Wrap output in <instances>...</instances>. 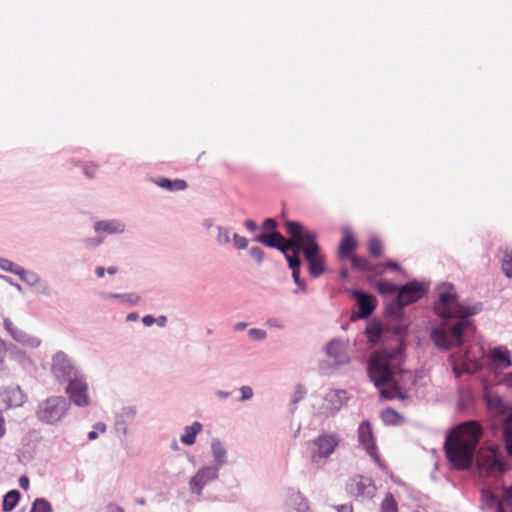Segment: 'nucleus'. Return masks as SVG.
<instances>
[{
  "label": "nucleus",
  "instance_id": "obj_44",
  "mask_svg": "<svg viewBox=\"0 0 512 512\" xmlns=\"http://www.w3.org/2000/svg\"><path fill=\"white\" fill-rule=\"evenodd\" d=\"M367 333H368L369 341H371L373 343H376L381 336V330H379V329H369L367 331Z\"/></svg>",
  "mask_w": 512,
  "mask_h": 512
},
{
  "label": "nucleus",
  "instance_id": "obj_1",
  "mask_svg": "<svg viewBox=\"0 0 512 512\" xmlns=\"http://www.w3.org/2000/svg\"><path fill=\"white\" fill-rule=\"evenodd\" d=\"M434 309L443 319V327L433 328L431 331L434 344L444 349L461 346L463 334L474 331L469 317L476 314L479 308L460 303L455 289L445 285L440 288L439 301Z\"/></svg>",
  "mask_w": 512,
  "mask_h": 512
},
{
  "label": "nucleus",
  "instance_id": "obj_40",
  "mask_svg": "<svg viewBox=\"0 0 512 512\" xmlns=\"http://www.w3.org/2000/svg\"><path fill=\"white\" fill-rule=\"evenodd\" d=\"M249 255L252 259H254L257 263H262L264 259V252L260 247L254 246L249 250Z\"/></svg>",
  "mask_w": 512,
  "mask_h": 512
},
{
  "label": "nucleus",
  "instance_id": "obj_18",
  "mask_svg": "<svg viewBox=\"0 0 512 512\" xmlns=\"http://www.w3.org/2000/svg\"><path fill=\"white\" fill-rule=\"evenodd\" d=\"M4 327L7 332L19 343L27 346H38L39 341L27 335L24 331L18 329L11 320H4Z\"/></svg>",
  "mask_w": 512,
  "mask_h": 512
},
{
  "label": "nucleus",
  "instance_id": "obj_51",
  "mask_svg": "<svg viewBox=\"0 0 512 512\" xmlns=\"http://www.w3.org/2000/svg\"><path fill=\"white\" fill-rule=\"evenodd\" d=\"M156 321V319L151 316V315H146L142 318V322L144 323V325L146 326H150L152 325L154 322Z\"/></svg>",
  "mask_w": 512,
  "mask_h": 512
},
{
  "label": "nucleus",
  "instance_id": "obj_28",
  "mask_svg": "<svg viewBox=\"0 0 512 512\" xmlns=\"http://www.w3.org/2000/svg\"><path fill=\"white\" fill-rule=\"evenodd\" d=\"M381 419L386 425H399L403 422V417L392 408L384 409L381 412Z\"/></svg>",
  "mask_w": 512,
  "mask_h": 512
},
{
  "label": "nucleus",
  "instance_id": "obj_59",
  "mask_svg": "<svg viewBox=\"0 0 512 512\" xmlns=\"http://www.w3.org/2000/svg\"><path fill=\"white\" fill-rule=\"evenodd\" d=\"M97 437H98L97 431H90L88 433V439L91 441L97 439Z\"/></svg>",
  "mask_w": 512,
  "mask_h": 512
},
{
  "label": "nucleus",
  "instance_id": "obj_23",
  "mask_svg": "<svg viewBox=\"0 0 512 512\" xmlns=\"http://www.w3.org/2000/svg\"><path fill=\"white\" fill-rule=\"evenodd\" d=\"M490 359L501 368H508L512 364L509 351L502 347L494 348L490 352Z\"/></svg>",
  "mask_w": 512,
  "mask_h": 512
},
{
  "label": "nucleus",
  "instance_id": "obj_25",
  "mask_svg": "<svg viewBox=\"0 0 512 512\" xmlns=\"http://www.w3.org/2000/svg\"><path fill=\"white\" fill-rule=\"evenodd\" d=\"M156 185L168 191H182L187 188V183L182 179L170 180L168 178H158L155 180Z\"/></svg>",
  "mask_w": 512,
  "mask_h": 512
},
{
  "label": "nucleus",
  "instance_id": "obj_7",
  "mask_svg": "<svg viewBox=\"0 0 512 512\" xmlns=\"http://www.w3.org/2000/svg\"><path fill=\"white\" fill-rule=\"evenodd\" d=\"M340 443V437L335 433H324L314 439L311 444L314 449L310 452V459L313 463L327 459L334 453Z\"/></svg>",
  "mask_w": 512,
  "mask_h": 512
},
{
  "label": "nucleus",
  "instance_id": "obj_17",
  "mask_svg": "<svg viewBox=\"0 0 512 512\" xmlns=\"http://www.w3.org/2000/svg\"><path fill=\"white\" fill-rule=\"evenodd\" d=\"M4 327L7 332L19 343L27 346H38L39 341L27 335L24 331L18 329L11 320H4Z\"/></svg>",
  "mask_w": 512,
  "mask_h": 512
},
{
  "label": "nucleus",
  "instance_id": "obj_60",
  "mask_svg": "<svg viewBox=\"0 0 512 512\" xmlns=\"http://www.w3.org/2000/svg\"><path fill=\"white\" fill-rule=\"evenodd\" d=\"M160 326H164L165 323H166V317L165 316H160L158 319H156V321Z\"/></svg>",
  "mask_w": 512,
  "mask_h": 512
},
{
  "label": "nucleus",
  "instance_id": "obj_53",
  "mask_svg": "<svg viewBox=\"0 0 512 512\" xmlns=\"http://www.w3.org/2000/svg\"><path fill=\"white\" fill-rule=\"evenodd\" d=\"M385 267L393 269V270H399L400 266L397 262L389 261L385 264Z\"/></svg>",
  "mask_w": 512,
  "mask_h": 512
},
{
  "label": "nucleus",
  "instance_id": "obj_3",
  "mask_svg": "<svg viewBox=\"0 0 512 512\" xmlns=\"http://www.w3.org/2000/svg\"><path fill=\"white\" fill-rule=\"evenodd\" d=\"M482 434V427L476 421L461 423L448 434L445 452L455 469L467 470L471 467Z\"/></svg>",
  "mask_w": 512,
  "mask_h": 512
},
{
  "label": "nucleus",
  "instance_id": "obj_35",
  "mask_svg": "<svg viewBox=\"0 0 512 512\" xmlns=\"http://www.w3.org/2000/svg\"><path fill=\"white\" fill-rule=\"evenodd\" d=\"M212 453H213L215 461L219 465L224 463L226 451H225L223 445L219 441L214 440L212 442Z\"/></svg>",
  "mask_w": 512,
  "mask_h": 512
},
{
  "label": "nucleus",
  "instance_id": "obj_63",
  "mask_svg": "<svg viewBox=\"0 0 512 512\" xmlns=\"http://www.w3.org/2000/svg\"><path fill=\"white\" fill-rule=\"evenodd\" d=\"M246 327V324L245 323H238L236 324V329L238 330H242Z\"/></svg>",
  "mask_w": 512,
  "mask_h": 512
},
{
  "label": "nucleus",
  "instance_id": "obj_42",
  "mask_svg": "<svg viewBox=\"0 0 512 512\" xmlns=\"http://www.w3.org/2000/svg\"><path fill=\"white\" fill-rule=\"evenodd\" d=\"M233 242L235 247L239 250L246 249L248 246V240L245 237L240 236L238 234L233 235Z\"/></svg>",
  "mask_w": 512,
  "mask_h": 512
},
{
  "label": "nucleus",
  "instance_id": "obj_61",
  "mask_svg": "<svg viewBox=\"0 0 512 512\" xmlns=\"http://www.w3.org/2000/svg\"><path fill=\"white\" fill-rule=\"evenodd\" d=\"M4 369L3 350L0 348V371Z\"/></svg>",
  "mask_w": 512,
  "mask_h": 512
},
{
  "label": "nucleus",
  "instance_id": "obj_32",
  "mask_svg": "<svg viewBox=\"0 0 512 512\" xmlns=\"http://www.w3.org/2000/svg\"><path fill=\"white\" fill-rule=\"evenodd\" d=\"M503 435L507 451L512 455V416H510L504 423Z\"/></svg>",
  "mask_w": 512,
  "mask_h": 512
},
{
  "label": "nucleus",
  "instance_id": "obj_62",
  "mask_svg": "<svg viewBox=\"0 0 512 512\" xmlns=\"http://www.w3.org/2000/svg\"><path fill=\"white\" fill-rule=\"evenodd\" d=\"M107 272L110 274V275H113L117 272V268L116 267H110L107 269Z\"/></svg>",
  "mask_w": 512,
  "mask_h": 512
},
{
  "label": "nucleus",
  "instance_id": "obj_37",
  "mask_svg": "<svg viewBox=\"0 0 512 512\" xmlns=\"http://www.w3.org/2000/svg\"><path fill=\"white\" fill-rule=\"evenodd\" d=\"M497 505H502L503 508L507 507L512 511V486L503 489V494Z\"/></svg>",
  "mask_w": 512,
  "mask_h": 512
},
{
  "label": "nucleus",
  "instance_id": "obj_15",
  "mask_svg": "<svg viewBox=\"0 0 512 512\" xmlns=\"http://www.w3.org/2000/svg\"><path fill=\"white\" fill-rule=\"evenodd\" d=\"M217 477V470L212 467L200 469L195 476L190 479L189 485L192 493L201 494L204 486Z\"/></svg>",
  "mask_w": 512,
  "mask_h": 512
},
{
  "label": "nucleus",
  "instance_id": "obj_45",
  "mask_svg": "<svg viewBox=\"0 0 512 512\" xmlns=\"http://www.w3.org/2000/svg\"><path fill=\"white\" fill-rule=\"evenodd\" d=\"M249 334H250L253 338L257 339V340H263V339H265V337H266V332H265L264 330H261V329H255V328H254V329H251V330L249 331Z\"/></svg>",
  "mask_w": 512,
  "mask_h": 512
},
{
  "label": "nucleus",
  "instance_id": "obj_27",
  "mask_svg": "<svg viewBox=\"0 0 512 512\" xmlns=\"http://www.w3.org/2000/svg\"><path fill=\"white\" fill-rule=\"evenodd\" d=\"M349 259L352 266L359 271L377 272V267L372 265L365 257L353 255Z\"/></svg>",
  "mask_w": 512,
  "mask_h": 512
},
{
  "label": "nucleus",
  "instance_id": "obj_4",
  "mask_svg": "<svg viewBox=\"0 0 512 512\" xmlns=\"http://www.w3.org/2000/svg\"><path fill=\"white\" fill-rule=\"evenodd\" d=\"M476 465L481 477H498L505 472L504 457L496 445L484 444L478 450Z\"/></svg>",
  "mask_w": 512,
  "mask_h": 512
},
{
  "label": "nucleus",
  "instance_id": "obj_11",
  "mask_svg": "<svg viewBox=\"0 0 512 512\" xmlns=\"http://www.w3.org/2000/svg\"><path fill=\"white\" fill-rule=\"evenodd\" d=\"M255 240L259 243H262L270 248H276L280 250L282 253H286L289 250V247H299V243L297 240H292L290 237L286 240L279 232L273 231L271 233H263L258 235Z\"/></svg>",
  "mask_w": 512,
  "mask_h": 512
},
{
  "label": "nucleus",
  "instance_id": "obj_29",
  "mask_svg": "<svg viewBox=\"0 0 512 512\" xmlns=\"http://www.w3.org/2000/svg\"><path fill=\"white\" fill-rule=\"evenodd\" d=\"M20 493L17 490L9 491L3 498L2 509L4 512L12 511L18 504Z\"/></svg>",
  "mask_w": 512,
  "mask_h": 512
},
{
  "label": "nucleus",
  "instance_id": "obj_39",
  "mask_svg": "<svg viewBox=\"0 0 512 512\" xmlns=\"http://www.w3.org/2000/svg\"><path fill=\"white\" fill-rule=\"evenodd\" d=\"M109 296L113 298H120L122 302H127L131 305H136L140 301V297L135 293H129L125 295L110 294Z\"/></svg>",
  "mask_w": 512,
  "mask_h": 512
},
{
  "label": "nucleus",
  "instance_id": "obj_46",
  "mask_svg": "<svg viewBox=\"0 0 512 512\" xmlns=\"http://www.w3.org/2000/svg\"><path fill=\"white\" fill-rule=\"evenodd\" d=\"M276 227H277V223L273 218H267L263 222V228L265 230H270L273 232V231H275Z\"/></svg>",
  "mask_w": 512,
  "mask_h": 512
},
{
  "label": "nucleus",
  "instance_id": "obj_52",
  "mask_svg": "<svg viewBox=\"0 0 512 512\" xmlns=\"http://www.w3.org/2000/svg\"><path fill=\"white\" fill-rule=\"evenodd\" d=\"M95 431L104 433L106 431V425L102 422H98L94 425Z\"/></svg>",
  "mask_w": 512,
  "mask_h": 512
},
{
  "label": "nucleus",
  "instance_id": "obj_50",
  "mask_svg": "<svg viewBox=\"0 0 512 512\" xmlns=\"http://www.w3.org/2000/svg\"><path fill=\"white\" fill-rule=\"evenodd\" d=\"M19 484L22 489L27 490L29 488V479L26 476H21L19 479Z\"/></svg>",
  "mask_w": 512,
  "mask_h": 512
},
{
  "label": "nucleus",
  "instance_id": "obj_55",
  "mask_svg": "<svg viewBox=\"0 0 512 512\" xmlns=\"http://www.w3.org/2000/svg\"><path fill=\"white\" fill-rule=\"evenodd\" d=\"M105 271L106 270L103 267H97L96 270H95V273H96L98 278H102L105 275Z\"/></svg>",
  "mask_w": 512,
  "mask_h": 512
},
{
  "label": "nucleus",
  "instance_id": "obj_31",
  "mask_svg": "<svg viewBox=\"0 0 512 512\" xmlns=\"http://www.w3.org/2000/svg\"><path fill=\"white\" fill-rule=\"evenodd\" d=\"M380 512H398V504L391 493H387L380 505Z\"/></svg>",
  "mask_w": 512,
  "mask_h": 512
},
{
  "label": "nucleus",
  "instance_id": "obj_19",
  "mask_svg": "<svg viewBox=\"0 0 512 512\" xmlns=\"http://www.w3.org/2000/svg\"><path fill=\"white\" fill-rule=\"evenodd\" d=\"M4 327L7 332L19 343L27 346H38L39 341L27 335L24 331L18 329L11 320H4Z\"/></svg>",
  "mask_w": 512,
  "mask_h": 512
},
{
  "label": "nucleus",
  "instance_id": "obj_43",
  "mask_svg": "<svg viewBox=\"0 0 512 512\" xmlns=\"http://www.w3.org/2000/svg\"><path fill=\"white\" fill-rule=\"evenodd\" d=\"M292 277L294 279V282L297 284V286L299 287V289L302 291V292H305L306 291V286H305V283L303 280L300 279V269H294L292 270Z\"/></svg>",
  "mask_w": 512,
  "mask_h": 512
},
{
  "label": "nucleus",
  "instance_id": "obj_49",
  "mask_svg": "<svg viewBox=\"0 0 512 512\" xmlns=\"http://www.w3.org/2000/svg\"><path fill=\"white\" fill-rule=\"evenodd\" d=\"M245 227H246L249 231L254 232V231H256V229H257V224H256V222H255V221H253V220H246V221H245Z\"/></svg>",
  "mask_w": 512,
  "mask_h": 512
},
{
  "label": "nucleus",
  "instance_id": "obj_21",
  "mask_svg": "<svg viewBox=\"0 0 512 512\" xmlns=\"http://www.w3.org/2000/svg\"><path fill=\"white\" fill-rule=\"evenodd\" d=\"M0 398L7 407H17L23 404L25 395L19 386L6 388L0 392Z\"/></svg>",
  "mask_w": 512,
  "mask_h": 512
},
{
  "label": "nucleus",
  "instance_id": "obj_16",
  "mask_svg": "<svg viewBox=\"0 0 512 512\" xmlns=\"http://www.w3.org/2000/svg\"><path fill=\"white\" fill-rule=\"evenodd\" d=\"M352 296L357 300L360 318H366L372 314L375 309V298L373 296L365 294L360 290L353 291Z\"/></svg>",
  "mask_w": 512,
  "mask_h": 512
},
{
  "label": "nucleus",
  "instance_id": "obj_48",
  "mask_svg": "<svg viewBox=\"0 0 512 512\" xmlns=\"http://www.w3.org/2000/svg\"><path fill=\"white\" fill-rule=\"evenodd\" d=\"M483 494V497L486 499V501L489 503V502H498L499 500H496L495 496L493 495V493L489 490H483L482 492Z\"/></svg>",
  "mask_w": 512,
  "mask_h": 512
},
{
  "label": "nucleus",
  "instance_id": "obj_58",
  "mask_svg": "<svg viewBox=\"0 0 512 512\" xmlns=\"http://www.w3.org/2000/svg\"><path fill=\"white\" fill-rule=\"evenodd\" d=\"M137 318H138V314L135 313V312L129 313L127 315V320L128 321H135V320H137Z\"/></svg>",
  "mask_w": 512,
  "mask_h": 512
},
{
  "label": "nucleus",
  "instance_id": "obj_24",
  "mask_svg": "<svg viewBox=\"0 0 512 512\" xmlns=\"http://www.w3.org/2000/svg\"><path fill=\"white\" fill-rule=\"evenodd\" d=\"M326 353L338 364L346 361L345 347L339 341H331L326 346Z\"/></svg>",
  "mask_w": 512,
  "mask_h": 512
},
{
  "label": "nucleus",
  "instance_id": "obj_33",
  "mask_svg": "<svg viewBox=\"0 0 512 512\" xmlns=\"http://www.w3.org/2000/svg\"><path fill=\"white\" fill-rule=\"evenodd\" d=\"M367 249L368 253L375 258H378L383 253V246L379 239L377 238H370L367 243Z\"/></svg>",
  "mask_w": 512,
  "mask_h": 512
},
{
  "label": "nucleus",
  "instance_id": "obj_38",
  "mask_svg": "<svg viewBox=\"0 0 512 512\" xmlns=\"http://www.w3.org/2000/svg\"><path fill=\"white\" fill-rule=\"evenodd\" d=\"M502 271L504 274L511 278L512 277V253H505L502 258Z\"/></svg>",
  "mask_w": 512,
  "mask_h": 512
},
{
  "label": "nucleus",
  "instance_id": "obj_12",
  "mask_svg": "<svg viewBox=\"0 0 512 512\" xmlns=\"http://www.w3.org/2000/svg\"><path fill=\"white\" fill-rule=\"evenodd\" d=\"M424 284L408 283L398 290L397 303L400 308L418 301L426 293Z\"/></svg>",
  "mask_w": 512,
  "mask_h": 512
},
{
  "label": "nucleus",
  "instance_id": "obj_30",
  "mask_svg": "<svg viewBox=\"0 0 512 512\" xmlns=\"http://www.w3.org/2000/svg\"><path fill=\"white\" fill-rule=\"evenodd\" d=\"M0 267L5 271L20 276L21 279H24V274L26 273V271L21 266L14 264L13 262L7 259L0 258Z\"/></svg>",
  "mask_w": 512,
  "mask_h": 512
},
{
  "label": "nucleus",
  "instance_id": "obj_6",
  "mask_svg": "<svg viewBox=\"0 0 512 512\" xmlns=\"http://www.w3.org/2000/svg\"><path fill=\"white\" fill-rule=\"evenodd\" d=\"M67 411V402L63 397H50L40 404L37 416L48 424L57 423Z\"/></svg>",
  "mask_w": 512,
  "mask_h": 512
},
{
  "label": "nucleus",
  "instance_id": "obj_5",
  "mask_svg": "<svg viewBox=\"0 0 512 512\" xmlns=\"http://www.w3.org/2000/svg\"><path fill=\"white\" fill-rule=\"evenodd\" d=\"M316 238L317 235L315 232H305L304 258L308 263V271L312 277H319L325 271L324 256L320 253V248L317 244Z\"/></svg>",
  "mask_w": 512,
  "mask_h": 512
},
{
  "label": "nucleus",
  "instance_id": "obj_47",
  "mask_svg": "<svg viewBox=\"0 0 512 512\" xmlns=\"http://www.w3.org/2000/svg\"><path fill=\"white\" fill-rule=\"evenodd\" d=\"M253 396V391L249 386L241 388V400H248Z\"/></svg>",
  "mask_w": 512,
  "mask_h": 512
},
{
  "label": "nucleus",
  "instance_id": "obj_22",
  "mask_svg": "<svg viewBox=\"0 0 512 512\" xmlns=\"http://www.w3.org/2000/svg\"><path fill=\"white\" fill-rule=\"evenodd\" d=\"M94 229L97 233L117 234L124 232L125 225L118 220L98 221L95 223Z\"/></svg>",
  "mask_w": 512,
  "mask_h": 512
},
{
  "label": "nucleus",
  "instance_id": "obj_10",
  "mask_svg": "<svg viewBox=\"0 0 512 512\" xmlns=\"http://www.w3.org/2000/svg\"><path fill=\"white\" fill-rule=\"evenodd\" d=\"M66 392L70 400L78 406H87L90 402L88 385L85 380L78 376L69 381Z\"/></svg>",
  "mask_w": 512,
  "mask_h": 512
},
{
  "label": "nucleus",
  "instance_id": "obj_36",
  "mask_svg": "<svg viewBox=\"0 0 512 512\" xmlns=\"http://www.w3.org/2000/svg\"><path fill=\"white\" fill-rule=\"evenodd\" d=\"M30 512H52V508L47 500L38 498L34 501Z\"/></svg>",
  "mask_w": 512,
  "mask_h": 512
},
{
  "label": "nucleus",
  "instance_id": "obj_13",
  "mask_svg": "<svg viewBox=\"0 0 512 512\" xmlns=\"http://www.w3.org/2000/svg\"><path fill=\"white\" fill-rule=\"evenodd\" d=\"M358 440L367 454L375 461L379 462L380 457L377 452L375 438L369 421H363L358 427Z\"/></svg>",
  "mask_w": 512,
  "mask_h": 512
},
{
  "label": "nucleus",
  "instance_id": "obj_41",
  "mask_svg": "<svg viewBox=\"0 0 512 512\" xmlns=\"http://www.w3.org/2000/svg\"><path fill=\"white\" fill-rule=\"evenodd\" d=\"M217 241L220 244H227L230 242V234L226 228L218 227Z\"/></svg>",
  "mask_w": 512,
  "mask_h": 512
},
{
  "label": "nucleus",
  "instance_id": "obj_2",
  "mask_svg": "<svg viewBox=\"0 0 512 512\" xmlns=\"http://www.w3.org/2000/svg\"><path fill=\"white\" fill-rule=\"evenodd\" d=\"M403 356L400 348L380 350L373 353L368 364V373L385 399H408V387L415 383L413 373L402 369Z\"/></svg>",
  "mask_w": 512,
  "mask_h": 512
},
{
  "label": "nucleus",
  "instance_id": "obj_57",
  "mask_svg": "<svg viewBox=\"0 0 512 512\" xmlns=\"http://www.w3.org/2000/svg\"><path fill=\"white\" fill-rule=\"evenodd\" d=\"M504 383L512 387V373H509L504 377Z\"/></svg>",
  "mask_w": 512,
  "mask_h": 512
},
{
  "label": "nucleus",
  "instance_id": "obj_20",
  "mask_svg": "<svg viewBox=\"0 0 512 512\" xmlns=\"http://www.w3.org/2000/svg\"><path fill=\"white\" fill-rule=\"evenodd\" d=\"M357 247V240L354 237L353 233L346 229L344 231V236L339 244L338 248V256L340 259H346L353 256V252Z\"/></svg>",
  "mask_w": 512,
  "mask_h": 512
},
{
  "label": "nucleus",
  "instance_id": "obj_64",
  "mask_svg": "<svg viewBox=\"0 0 512 512\" xmlns=\"http://www.w3.org/2000/svg\"><path fill=\"white\" fill-rule=\"evenodd\" d=\"M497 512H506L502 505H497Z\"/></svg>",
  "mask_w": 512,
  "mask_h": 512
},
{
  "label": "nucleus",
  "instance_id": "obj_34",
  "mask_svg": "<svg viewBox=\"0 0 512 512\" xmlns=\"http://www.w3.org/2000/svg\"><path fill=\"white\" fill-rule=\"evenodd\" d=\"M376 289L380 294H393L399 290L395 284L384 279L377 282Z\"/></svg>",
  "mask_w": 512,
  "mask_h": 512
},
{
  "label": "nucleus",
  "instance_id": "obj_54",
  "mask_svg": "<svg viewBox=\"0 0 512 512\" xmlns=\"http://www.w3.org/2000/svg\"><path fill=\"white\" fill-rule=\"evenodd\" d=\"M352 506L351 505H341L338 507V512H352Z\"/></svg>",
  "mask_w": 512,
  "mask_h": 512
},
{
  "label": "nucleus",
  "instance_id": "obj_26",
  "mask_svg": "<svg viewBox=\"0 0 512 512\" xmlns=\"http://www.w3.org/2000/svg\"><path fill=\"white\" fill-rule=\"evenodd\" d=\"M202 430L200 422H194L191 426H187L181 435V442L186 445H193L196 441L197 434Z\"/></svg>",
  "mask_w": 512,
  "mask_h": 512
},
{
  "label": "nucleus",
  "instance_id": "obj_9",
  "mask_svg": "<svg viewBox=\"0 0 512 512\" xmlns=\"http://www.w3.org/2000/svg\"><path fill=\"white\" fill-rule=\"evenodd\" d=\"M51 371L59 381L69 382L71 379L78 377L77 370L67 355L63 352H58L53 357Z\"/></svg>",
  "mask_w": 512,
  "mask_h": 512
},
{
  "label": "nucleus",
  "instance_id": "obj_56",
  "mask_svg": "<svg viewBox=\"0 0 512 512\" xmlns=\"http://www.w3.org/2000/svg\"><path fill=\"white\" fill-rule=\"evenodd\" d=\"M5 434V422L2 417H0V438Z\"/></svg>",
  "mask_w": 512,
  "mask_h": 512
},
{
  "label": "nucleus",
  "instance_id": "obj_8",
  "mask_svg": "<svg viewBox=\"0 0 512 512\" xmlns=\"http://www.w3.org/2000/svg\"><path fill=\"white\" fill-rule=\"evenodd\" d=\"M286 232L287 234L292 238V240H297L299 243V247H289L293 251L292 255H288L287 252L283 253L288 261L289 267L294 269H300L301 260L299 256L300 251H305V244H304V238H305V232L308 230H305L304 227L296 221H286L285 223Z\"/></svg>",
  "mask_w": 512,
  "mask_h": 512
},
{
  "label": "nucleus",
  "instance_id": "obj_14",
  "mask_svg": "<svg viewBox=\"0 0 512 512\" xmlns=\"http://www.w3.org/2000/svg\"><path fill=\"white\" fill-rule=\"evenodd\" d=\"M348 493L355 497L372 496L376 490L372 480L369 477L356 475L352 477L346 484Z\"/></svg>",
  "mask_w": 512,
  "mask_h": 512
}]
</instances>
